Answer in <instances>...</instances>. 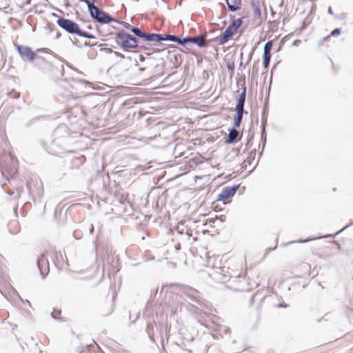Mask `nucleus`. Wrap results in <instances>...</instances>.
<instances>
[{
    "label": "nucleus",
    "mask_w": 353,
    "mask_h": 353,
    "mask_svg": "<svg viewBox=\"0 0 353 353\" xmlns=\"http://www.w3.org/2000/svg\"><path fill=\"white\" fill-rule=\"evenodd\" d=\"M181 295H183L189 299L193 303H200L199 292L192 288L183 287L181 289Z\"/></svg>",
    "instance_id": "nucleus-7"
},
{
    "label": "nucleus",
    "mask_w": 353,
    "mask_h": 353,
    "mask_svg": "<svg viewBox=\"0 0 353 353\" xmlns=\"http://www.w3.org/2000/svg\"><path fill=\"white\" fill-rule=\"evenodd\" d=\"M353 225V222H351L349 225H347L345 227H344L339 233H340L341 232L345 230V229H347L348 227H350V225Z\"/></svg>",
    "instance_id": "nucleus-34"
},
{
    "label": "nucleus",
    "mask_w": 353,
    "mask_h": 353,
    "mask_svg": "<svg viewBox=\"0 0 353 353\" xmlns=\"http://www.w3.org/2000/svg\"><path fill=\"white\" fill-rule=\"evenodd\" d=\"M119 260L118 256H112L111 259L108 257L107 263L108 265V268H110V270H108L109 273L114 274L119 270L118 268Z\"/></svg>",
    "instance_id": "nucleus-12"
},
{
    "label": "nucleus",
    "mask_w": 353,
    "mask_h": 353,
    "mask_svg": "<svg viewBox=\"0 0 353 353\" xmlns=\"http://www.w3.org/2000/svg\"><path fill=\"white\" fill-rule=\"evenodd\" d=\"M206 37H207V34L205 33L202 34L199 37H188V43H195L196 45H197L199 47H201V48L205 47L206 43L205 41V39Z\"/></svg>",
    "instance_id": "nucleus-11"
},
{
    "label": "nucleus",
    "mask_w": 353,
    "mask_h": 353,
    "mask_svg": "<svg viewBox=\"0 0 353 353\" xmlns=\"http://www.w3.org/2000/svg\"><path fill=\"white\" fill-rule=\"evenodd\" d=\"M279 306L280 307L283 306V307H285V305H283V304H279Z\"/></svg>",
    "instance_id": "nucleus-45"
},
{
    "label": "nucleus",
    "mask_w": 353,
    "mask_h": 353,
    "mask_svg": "<svg viewBox=\"0 0 353 353\" xmlns=\"http://www.w3.org/2000/svg\"><path fill=\"white\" fill-rule=\"evenodd\" d=\"M93 230H94V227H93V225H92V228L90 229V233H92L93 232Z\"/></svg>",
    "instance_id": "nucleus-44"
},
{
    "label": "nucleus",
    "mask_w": 353,
    "mask_h": 353,
    "mask_svg": "<svg viewBox=\"0 0 353 353\" xmlns=\"http://www.w3.org/2000/svg\"><path fill=\"white\" fill-rule=\"evenodd\" d=\"M245 95H246V87L243 84L242 88V92L240 94V96L237 101V104L235 108L236 115L234 119V126L235 128H239L242 119L243 114V108L245 101Z\"/></svg>",
    "instance_id": "nucleus-4"
},
{
    "label": "nucleus",
    "mask_w": 353,
    "mask_h": 353,
    "mask_svg": "<svg viewBox=\"0 0 353 353\" xmlns=\"http://www.w3.org/2000/svg\"><path fill=\"white\" fill-rule=\"evenodd\" d=\"M251 6L253 10V14L255 18L259 19L261 17V10L259 2L252 1Z\"/></svg>",
    "instance_id": "nucleus-19"
},
{
    "label": "nucleus",
    "mask_w": 353,
    "mask_h": 353,
    "mask_svg": "<svg viewBox=\"0 0 353 353\" xmlns=\"http://www.w3.org/2000/svg\"><path fill=\"white\" fill-rule=\"evenodd\" d=\"M115 38L117 43L120 45L124 50H127L128 48H135L138 47L137 39L123 30L119 31L116 34Z\"/></svg>",
    "instance_id": "nucleus-3"
},
{
    "label": "nucleus",
    "mask_w": 353,
    "mask_h": 353,
    "mask_svg": "<svg viewBox=\"0 0 353 353\" xmlns=\"http://www.w3.org/2000/svg\"><path fill=\"white\" fill-rule=\"evenodd\" d=\"M154 325H156L155 323H148L146 327L148 336L152 341H154Z\"/></svg>",
    "instance_id": "nucleus-20"
},
{
    "label": "nucleus",
    "mask_w": 353,
    "mask_h": 353,
    "mask_svg": "<svg viewBox=\"0 0 353 353\" xmlns=\"http://www.w3.org/2000/svg\"><path fill=\"white\" fill-rule=\"evenodd\" d=\"M233 36L232 33H230L229 31L227 30H225L223 34L217 39L218 43L219 45H223L225 43H227L230 38H231Z\"/></svg>",
    "instance_id": "nucleus-18"
},
{
    "label": "nucleus",
    "mask_w": 353,
    "mask_h": 353,
    "mask_svg": "<svg viewBox=\"0 0 353 353\" xmlns=\"http://www.w3.org/2000/svg\"><path fill=\"white\" fill-rule=\"evenodd\" d=\"M310 241V239H306V240H299V241H298L297 242H298V243H305V242H307V241Z\"/></svg>",
    "instance_id": "nucleus-37"
},
{
    "label": "nucleus",
    "mask_w": 353,
    "mask_h": 353,
    "mask_svg": "<svg viewBox=\"0 0 353 353\" xmlns=\"http://www.w3.org/2000/svg\"><path fill=\"white\" fill-rule=\"evenodd\" d=\"M130 30L132 32H133L136 36L141 37L142 39L144 38L145 32H142L139 28L137 27H132L130 28Z\"/></svg>",
    "instance_id": "nucleus-23"
},
{
    "label": "nucleus",
    "mask_w": 353,
    "mask_h": 353,
    "mask_svg": "<svg viewBox=\"0 0 353 353\" xmlns=\"http://www.w3.org/2000/svg\"><path fill=\"white\" fill-rule=\"evenodd\" d=\"M165 34L157 33H145L143 39L145 41L160 42L165 41Z\"/></svg>",
    "instance_id": "nucleus-13"
},
{
    "label": "nucleus",
    "mask_w": 353,
    "mask_h": 353,
    "mask_svg": "<svg viewBox=\"0 0 353 353\" xmlns=\"http://www.w3.org/2000/svg\"><path fill=\"white\" fill-rule=\"evenodd\" d=\"M16 165L17 160L12 154L4 152L3 154L0 157L1 172L7 180H9L10 177L17 174V169Z\"/></svg>",
    "instance_id": "nucleus-1"
},
{
    "label": "nucleus",
    "mask_w": 353,
    "mask_h": 353,
    "mask_svg": "<svg viewBox=\"0 0 353 353\" xmlns=\"http://www.w3.org/2000/svg\"><path fill=\"white\" fill-rule=\"evenodd\" d=\"M44 49H38L37 51H43Z\"/></svg>",
    "instance_id": "nucleus-48"
},
{
    "label": "nucleus",
    "mask_w": 353,
    "mask_h": 353,
    "mask_svg": "<svg viewBox=\"0 0 353 353\" xmlns=\"http://www.w3.org/2000/svg\"><path fill=\"white\" fill-rule=\"evenodd\" d=\"M261 139L264 140V143H263V146H264L265 145V139H266V135H265V125L264 124L262 125Z\"/></svg>",
    "instance_id": "nucleus-28"
},
{
    "label": "nucleus",
    "mask_w": 353,
    "mask_h": 353,
    "mask_svg": "<svg viewBox=\"0 0 353 353\" xmlns=\"http://www.w3.org/2000/svg\"><path fill=\"white\" fill-rule=\"evenodd\" d=\"M272 48V41H268L264 46L263 53L271 54L270 52H271Z\"/></svg>",
    "instance_id": "nucleus-24"
},
{
    "label": "nucleus",
    "mask_w": 353,
    "mask_h": 353,
    "mask_svg": "<svg viewBox=\"0 0 353 353\" xmlns=\"http://www.w3.org/2000/svg\"><path fill=\"white\" fill-rule=\"evenodd\" d=\"M113 53L114 54L115 56H117V57H119V58H121L122 59H125V56L123 54H121V52H117V51H114Z\"/></svg>",
    "instance_id": "nucleus-31"
},
{
    "label": "nucleus",
    "mask_w": 353,
    "mask_h": 353,
    "mask_svg": "<svg viewBox=\"0 0 353 353\" xmlns=\"http://www.w3.org/2000/svg\"><path fill=\"white\" fill-rule=\"evenodd\" d=\"M60 314H61V310H54V311L51 313V316L53 319H57V315H59Z\"/></svg>",
    "instance_id": "nucleus-29"
},
{
    "label": "nucleus",
    "mask_w": 353,
    "mask_h": 353,
    "mask_svg": "<svg viewBox=\"0 0 353 353\" xmlns=\"http://www.w3.org/2000/svg\"><path fill=\"white\" fill-rule=\"evenodd\" d=\"M145 68H139V71L141 72L145 71Z\"/></svg>",
    "instance_id": "nucleus-40"
},
{
    "label": "nucleus",
    "mask_w": 353,
    "mask_h": 353,
    "mask_svg": "<svg viewBox=\"0 0 353 353\" xmlns=\"http://www.w3.org/2000/svg\"><path fill=\"white\" fill-rule=\"evenodd\" d=\"M334 17L339 20H346L347 19V14L345 12H341L339 14L334 15Z\"/></svg>",
    "instance_id": "nucleus-25"
},
{
    "label": "nucleus",
    "mask_w": 353,
    "mask_h": 353,
    "mask_svg": "<svg viewBox=\"0 0 353 353\" xmlns=\"http://www.w3.org/2000/svg\"><path fill=\"white\" fill-rule=\"evenodd\" d=\"M298 42H300V41H299V40H296V41L294 42V45H296V44H297V43H298Z\"/></svg>",
    "instance_id": "nucleus-43"
},
{
    "label": "nucleus",
    "mask_w": 353,
    "mask_h": 353,
    "mask_svg": "<svg viewBox=\"0 0 353 353\" xmlns=\"http://www.w3.org/2000/svg\"><path fill=\"white\" fill-rule=\"evenodd\" d=\"M61 37V33L60 32H57V34H56V39H59V37Z\"/></svg>",
    "instance_id": "nucleus-39"
},
{
    "label": "nucleus",
    "mask_w": 353,
    "mask_h": 353,
    "mask_svg": "<svg viewBox=\"0 0 353 353\" xmlns=\"http://www.w3.org/2000/svg\"><path fill=\"white\" fill-rule=\"evenodd\" d=\"M176 234L180 236V240L182 241H188L190 239L192 234L188 229L184 225L183 222L179 223L175 228Z\"/></svg>",
    "instance_id": "nucleus-10"
},
{
    "label": "nucleus",
    "mask_w": 353,
    "mask_h": 353,
    "mask_svg": "<svg viewBox=\"0 0 353 353\" xmlns=\"http://www.w3.org/2000/svg\"><path fill=\"white\" fill-rule=\"evenodd\" d=\"M279 306L280 307L283 306V307H285V305H283V304H279Z\"/></svg>",
    "instance_id": "nucleus-46"
},
{
    "label": "nucleus",
    "mask_w": 353,
    "mask_h": 353,
    "mask_svg": "<svg viewBox=\"0 0 353 353\" xmlns=\"http://www.w3.org/2000/svg\"><path fill=\"white\" fill-rule=\"evenodd\" d=\"M165 41H171L176 42L181 45H185V44L188 43V37L185 38H183V39H181L175 35L165 34Z\"/></svg>",
    "instance_id": "nucleus-17"
},
{
    "label": "nucleus",
    "mask_w": 353,
    "mask_h": 353,
    "mask_svg": "<svg viewBox=\"0 0 353 353\" xmlns=\"http://www.w3.org/2000/svg\"><path fill=\"white\" fill-rule=\"evenodd\" d=\"M19 97V93H16V94H14V97H15V98H18Z\"/></svg>",
    "instance_id": "nucleus-41"
},
{
    "label": "nucleus",
    "mask_w": 353,
    "mask_h": 353,
    "mask_svg": "<svg viewBox=\"0 0 353 353\" xmlns=\"http://www.w3.org/2000/svg\"><path fill=\"white\" fill-rule=\"evenodd\" d=\"M267 112L265 110V109H263V111L262 112V121H263V124H264L265 125V123H266V121H267Z\"/></svg>",
    "instance_id": "nucleus-27"
},
{
    "label": "nucleus",
    "mask_w": 353,
    "mask_h": 353,
    "mask_svg": "<svg viewBox=\"0 0 353 353\" xmlns=\"http://www.w3.org/2000/svg\"><path fill=\"white\" fill-rule=\"evenodd\" d=\"M88 10L92 18L100 23L105 24L109 23L111 21H116L114 19H113L106 12L100 10L96 6L92 7Z\"/></svg>",
    "instance_id": "nucleus-5"
},
{
    "label": "nucleus",
    "mask_w": 353,
    "mask_h": 353,
    "mask_svg": "<svg viewBox=\"0 0 353 353\" xmlns=\"http://www.w3.org/2000/svg\"><path fill=\"white\" fill-rule=\"evenodd\" d=\"M101 50H103L107 53H113L114 52V50L111 48H101Z\"/></svg>",
    "instance_id": "nucleus-33"
},
{
    "label": "nucleus",
    "mask_w": 353,
    "mask_h": 353,
    "mask_svg": "<svg viewBox=\"0 0 353 353\" xmlns=\"http://www.w3.org/2000/svg\"><path fill=\"white\" fill-rule=\"evenodd\" d=\"M26 302H27L29 305L30 304L28 300H26Z\"/></svg>",
    "instance_id": "nucleus-49"
},
{
    "label": "nucleus",
    "mask_w": 353,
    "mask_h": 353,
    "mask_svg": "<svg viewBox=\"0 0 353 353\" xmlns=\"http://www.w3.org/2000/svg\"><path fill=\"white\" fill-rule=\"evenodd\" d=\"M2 256L0 254V277H3L6 269V266L1 262Z\"/></svg>",
    "instance_id": "nucleus-26"
},
{
    "label": "nucleus",
    "mask_w": 353,
    "mask_h": 353,
    "mask_svg": "<svg viewBox=\"0 0 353 353\" xmlns=\"http://www.w3.org/2000/svg\"><path fill=\"white\" fill-rule=\"evenodd\" d=\"M328 12H329L330 14L335 15V14H334L333 10H332V8L331 7H330V8H328Z\"/></svg>",
    "instance_id": "nucleus-35"
},
{
    "label": "nucleus",
    "mask_w": 353,
    "mask_h": 353,
    "mask_svg": "<svg viewBox=\"0 0 353 353\" xmlns=\"http://www.w3.org/2000/svg\"><path fill=\"white\" fill-rule=\"evenodd\" d=\"M239 131L235 128H232L229 131L226 142L228 143H234L239 141Z\"/></svg>",
    "instance_id": "nucleus-16"
},
{
    "label": "nucleus",
    "mask_w": 353,
    "mask_h": 353,
    "mask_svg": "<svg viewBox=\"0 0 353 353\" xmlns=\"http://www.w3.org/2000/svg\"><path fill=\"white\" fill-rule=\"evenodd\" d=\"M341 30L340 28H336L334 29V30L332 31L331 32V36H336V35H339L340 34Z\"/></svg>",
    "instance_id": "nucleus-30"
},
{
    "label": "nucleus",
    "mask_w": 353,
    "mask_h": 353,
    "mask_svg": "<svg viewBox=\"0 0 353 353\" xmlns=\"http://www.w3.org/2000/svg\"><path fill=\"white\" fill-rule=\"evenodd\" d=\"M228 10L231 12H235L241 9V0H225Z\"/></svg>",
    "instance_id": "nucleus-15"
},
{
    "label": "nucleus",
    "mask_w": 353,
    "mask_h": 353,
    "mask_svg": "<svg viewBox=\"0 0 353 353\" xmlns=\"http://www.w3.org/2000/svg\"><path fill=\"white\" fill-rule=\"evenodd\" d=\"M38 268L42 275L43 279L49 272L48 260L45 254H41L37 261Z\"/></svg>",
    "instance_id": "nucleus-9"
},
{
    "label": "nucleus",
    "mask_w": 353,
    "mask_h": 353,
    "mask_svg": "<svg viewBox=\"0 0 353 353\" xmlns=\"http://www.w3.org/2000/svg\"><path fill=\"white\" fill-rule=\"evenodd\" d=\"M139 60L140 61H144L145 60V58L143 55H140Z\"/></svg>",
    "instance_id": "nucleus-36"
},
{
    "label": "nucleus",
    "mask_w": 353,
    "mask_h": 353,
    "mask_svg": "<svg viewBox=\"0 0 353 353\" xmlns=\"http://www.w3.org/2000/svg\"><path fill=\"white\" fill-rule=\"evenodd\" d=\"M271 59V54L263 53V64L265 68H268Z\"/></svg>",
    "instance_id": "nucleus-22"
},
{
    "label": "nucleus",
    "mask_w": 353,
    "mask_h": 353,
    "mask_svg": "<svg viewBox=\"0 0 353 353\" xmlns=\"http://www.w3.org/2000/svg\"><path fill=\"white\" fill-rule=\"evenodd\" d=\"M239 188V185H234L232 187H225L218 195L217 199L226 203V199L233 196Z\"/></svg>",
    "instance_id": "nucleus-8"
},
{
    "label": "nucleus",
    "mask_w": 353,
    "mask_h": 353,
    "mask_svg": "<svg viewBox=\"0 0 353 353\" xmlns=\"http://www.w3.org/2000/svg\"><path fill=\"white\" fill-rule=\"evenodd\" d=\"M57 23L59 27H61L69 34H76L80 37L88 39L94 38V36H93L92 34L81 30L79 25L70 19L59 18L57 21Z\"/></svg>",
    "instance_id": "nucleus-2"
},
{
    "label": "nucleus",
    "mask_w": 353,
    "mask_h": 353,
    "mask_svg": "<svg viewBox=\"0 0 353 353\" xmlns=\"http://www.w3.org/2000/svg\"><path fill=\"white\" fill-rule=\"evenodd\" d=\"M279 306L280 307L283 306V307H285V305H283V304H279Z\"/></svg>",
    "instance_id": "nucleus-47"
},
{
    "label": "nucleus",
    "mask_w": 353,
    "mask_h": 353,
    "mask_svg": "<svg viewBox=\"0 0 353 353\" xmlns=\"http://www.w3.org/2000/svg\"><path fill=\"white\" fill-rule=\"evenodd\" d=\"M14 47L23 61H34L36 53L30 47L17 43L14 44Z\"/></svg>",
    "instance_id": "nucleus-6"
},
{
    "label": "nucleus",
    "mask_w": 353,
    "mask_h": 353,
    "mask_svg": "<svg viewBox=\"0 0 353 353\" xmlns=\"http://www.w3.org/2000/svg\"><path fill=\"white\" fill-rule=\"evenodd\" d=\"M243 20L241 19H235L226 28V30L234 35L237 32L238 29L241 26Z\"/></svg>",
    "instance_id": "nucleus-14"
},
{
    "label": "nucleus",
    "mask_w": 353,
    "mask_h": 353,
    "mask_svg": "<svg viewBox=\"0 0 353 353\" xmlns=\"http://www.w3.org/2000/svg\"><path fill=\"white\" fill-rule=\"evenodd\" d=\"M83 46H90V44L85 41V42H84Z\"/></svg>",
    "instance_id": "nucleus-42"
},
{
    "label": "nucleus",
    "mask_w": 353,
    "mask_h": 353,
    "mask_svg": "<svg viewBox=\"0 0 353 353\" xmlns=\"http://www.w3.org/2000/svg\"><path fill=\"white\" fill-rule=\"evenodd\" d=\"M34 61H35L36 65H44L48 63L47 61L43 57L37 55L36 54Z\"/></svg>",
    "instance_id": "nucleus-21"
},
{
    "label": "nucleus",
    "mask_w": 353,
    "mask_h": 353,
    "mask_svg": "<svg viewBox=\"0 0 353 353\" xmlns=\"http://www.w3.org/2000/svg\"><path fill=\"white\" fill-rule=\"evenodd\" d=\"M175 248L176 250H179L181 248V245L180 243H178L176 246H175Z\"/></svg>",
    "instance_id": "nucleus-38"
},
{
    "label": "nucleus",
    "mask_w": 353,
    "mask_h": 353,
    "mask_svg": "<svg viewBox=\"0 0 353 353\" xmlns=\"http://www.w3.org/2000/svg\"><path fill=\"white\" fill-rule=\"evenodd\" d=\"M72 42L74 45L77 46L78 47H81V44H79V40L77 39H72Z\"/></svg>",
    "instance_id": "nucleus-32"
}]
</instances>
